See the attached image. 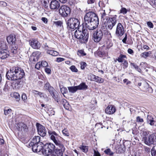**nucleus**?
Returning <instances> with one entry per match:
<instances>
[{"label": "nucleus", "instance_id": "f3484780", "mask_svg": "<svg viewBox=\"0 0 156 156\" xmlns=\"http://www.w3.org/2000/svg\"><path fill=\"white\" fill-rule=\"evenodd\" d=\"M115 107L112 105H108L105 110L106 113L108 114H112L115 112Z\"/></svg>", "mask_w": 156, "mask_h": 156}, {"label": "nucleus", "instance_id": "7ed1b4c3", "mask_svg": "<svg viewBox=\"0 0 156 156\" xmlns=\"http://www.w3.org/2000/svg\"><path fill=\"white\" fill-rule=\"evenodd\" d=\"M48 133L50 136L51 139L58 147L55 151L63 154L65 148L64 145L61 141L58 140V137L59 136L54 131L49 130Z\"/></svg>", "mask_w": 156, "mask_h": 156}, {"label": "nucleus", "instance_id": "c85d7f7f", "mask_svg": "<svg viewBox=\"0 0 156 156\" xmlns=\"http://www.w3.org/2000/svg\"><path fill=\"white\" fill-rule=\"evenodd\" d=\"M48 151H49V150L48 149H45L44 148V146L43 147V150L42 151V153L45 155L48 156L51 154L52 152H50V153H49V152L48 153Z\"/></svg>", "mask_w": 156, "mask_h": 156}, {"label": "nucleus", "instance_id": "69168bd1", "mask_svg": "<svg viewBox=\"0 0 156 156\" xmlns=\"http://www.w3.org/2000/svg\"><path fill=\"white\" fill-rule=\"evenodd\" d=\"M127 40V35L126 34L125 36L123 39L122 40V41L125 44H126V40Z\"/></svg>", "mask_w": 156, "mask_h": 156}, {"label": "nucleus", "instance_id": "c03bdc74", "mask_svg": "<svg viewBox=\"0 0 156 156\" xmlns=\"http://www.w3.org/2000/svg\"><path fill=\"white\" fill-rule=\"evenodd\" d=\"M122 63L123 65V68L124 69H126L127 68L128 66V63L127 61L126 60L124 62H122Z\"/></svg>", "mask_w": 156, "mask_h": 156}, {"label": "nucleus", "instance_id": "cd10ccee", "mask_svg": "<svg viewBox=\"0 0 156 156\" xmlns=\"http://www.w3.org/2000/svg\"><path fill=\"white\" fill-rule=\"evenodd\" d=\"M126 56L125 55H120L117 59V61L119 62H122L126 60Z\"/></svg>", "mask_w": 156, "mask_h": 156}, {"label": "nucleus", "instance_id": "5fc2aeb1", "mask_svg": "<svg viewBox=\"0 0 156 156\" xmlns=\"http://www.w3.org/2000/svg\"><path fill=\"white\" fill-rule=\"evenodd\" d=\"M94 154L93 156H101V154L98 151L95 150H94Z\"/></svg>", "mask_w": 156, "mask_h": 156}, {"label": "nucleus", "instance_id": "423d86ee", "mask_svg": "<svg viewBox=\"0 0 156 156\" xmlns=\"http://www.w3.org/2000/svg\"><path fill=\"white\" fill-rule=\"evenodd\" d=\"M9 56V52L7 49L6 45L4 42L1 43L0 45V58L3 59Z\"/></svg>", "mask_w": 156, "mask_h": 156}, {"label": "nucleus", "instance_id": "0e129e2a", "mask_svg": "<svg viewBox=\"0 0 156 156\" xmlns=\"http://www.w3.org/2000/svg\"><path fill=\"white\" fill-rule=\"evenodd\" d=\"M153 119V117L151 115H148L147 117V122H148V121L151 120Z\"/></svg>", "mask_w": 156, "mask_h": 156}, {"label": "nucleus", "instance_id": "9b49d317", "mask_svg": "<svg viewBox=\"0 0 156 156\" xmlns=\"http://www.w3.org/2000/svg\"><path fill=\"white\" fill-rule=\"evenodd\" d=\"M125 33L124 28L123 25L120 23L117 24L116 26L115 34L118 37H121Z\"/></svg>", "mask_w": 156, "mask_h": 156}, {"label": "nucleus", "instance_id": "39448f33", "mask_svg": "<svg viewBox=\"0 0 156 156\" xmlns=\"http://www.w3.org/2000/svg\"><path fill=\"white\" fill-rule=\"evenodd\" d=\"M6 39L9 44H12L11 46V53L13 55L16 54L18 47L17 45L14 44L16 41L15 35L13 34H11L7 37Z\"/></svg>", "mask_w": 156, "mask_h": 156}, {"label": "nucleus", "instance_id": "f8f14e48", "mask_svg": "<svg viewBox=\"0 0 156 156\" xmlns=\"http://www.w3.org/2000/svg\"><path fill=\"white\" fill-rule=\"evenodd\" d=\"M17 129L21 133H24L28 131L27 126L23 122H19L17 124Z\"/></svg>", "mask_w": 156, "mask_h": 156}, {"label": "nucleus", "instance_id": "680f3d73", "mask_svg": "<svg viewBox=\"0 0 156 156\" xmlns=\"http://www.w3.org/2000/svg\"><path fill=\"white\" fill-rule=\"evenodd\" d=\"M7 3L4 2L3 1H0V6H6Z\"/></svg>", "mask_w": 156, "mask_h": 156}, {"label": "nucleus", "instance_id": "864d4df0", "mask_svg": "<svg viewBox=\"0 0 156 156\" xmlns=\"http://www.w3.org/2000/svg\"><path fill=\"white\" fill-rule=\"evenodd\" d=\"M41 63H42V66L46 67L48 66V63L47 62L45 61H42Z\"/></svg>", "mask_w": 156, "mask_h": 156}, {"label": "nucleus", "instance_id": "a878e982", "mask_svg": "<svg viewBox=\"0 0 156 156\" xmlns=\"http://www.w3.org/2000/svg\"><path fill=\"white\" fill-rule=\"evenodd\" d=\"M47 53L53 56H56L58 55L57 51L52 50H48L47 51Z\"/></svg>", "mask_w": 156, "mask_h": 156}, {"label": "nucleus", "instance_id": "6e6d98bb", "mask_svg": "<svg viewBox=\"0 0 156 156\" xmlns=\"http://www.w3.org/2000/svg\"><path fill=\"white\" fill-rule=\"evenodd\" d=\"M87 65V64L85 62H82L81 63V68L82 69H84L86 66Z\"/></svg>", "mask_w": 156, "mask_h": 156}, {"label": "nucleus", "instance_id": "a211bd4d", "mask_svg": "<svg viewBox=\"0 0 156 156\" xmlns=\"http://www.w3.org/2000/svg\"><path fill=\"white\" fill-rule=\"evenodd\" d=\"M40 138V137L39 136H35L33 138L32 141L29 144V146L31 147L35 144H38V143H41Z\"/></svg>", "mask_w": 156, "mask_h": 156}, {"label": "nucleus", "instance_id": "a19ab883", "mask_svg": "<svg viewBox=\"0 0 156 156\" xmlns=\"http://www.w3.org/2000/svg\"><path fill=\"white\" fill-rule=\"evenodd\" d=\"M130 64L132 66H133L135 69H136L137 71L140 72L141 71L140 69L139 68V67L136 65L134 63H131Z\"/></svg>", "mask_w": 156, "mask_h": 156}, {"label": "nucleus", "instance_id": "13d9d810", "mask_svg": "<svg viewBox=\"0 0 156 156\" xmlns=\"http://www.w3.org/2000/svg\"><path fill=\"white\" fill-rule=\"evenodd\" d=\"M136 121L137 122H143L144 120L143 119L141 118L140 116H138L136 118Z\"/></svg>", "mask_w": 156, "mask_h": 156}, {"label": "nucleus", "instance_id": "e433bc0d", "mask_svg": "<svg viewBox=\"0 0 156 156\" xmlns=\"http://www.w3.org/2000/svg\"><path fill=\"white\" fill-rule=\"evenodd\" d=\"M13 97L15 98L16 101H18L20 99V96L19 94L17 92H14L13 93Z\"/></svg>", "mask_w": 156, "mask_h": 156}, {"label": "nucleus", "instance_id": "a18cd8bd", "mask_svg": "<svg viewBox=\"0 0 156 156\" xmlns=\"http://www.w3.org/2000/svg\"><path fill=\"white\" fill-rule=\"evenodd\" d=\"M70 69L72 72H78L77 69L74 66H72L70 67Z\"/></svg>", "mask_w": 156, "mask_h": 156}, {"label": "nucleus", "instance_id": "4d7b16f0", "mask_svg": "<svg viewBox=\"0 0 156 156\" xmlns=\"http://www.w3.org/2000/svg\"><path fill=\"white\" fill-rule=\"evenodd\" d=\"M147 24L148 27L151 28H153V25L151 22H147Z\"/></svg>", "mask_w": 156, "mask_h": 156}, {"label": "nucleus", "instance_id": "58836bf2", "mask_svg": "<svg viewBox=\"0 0 156 156\" xmlns=\"http://www.w3.org/2000/svg\"><path fill=\"white\" fill-rule=\"evenodd\" d=\"M62 133L65 136H69V133L68 130L66 129H64L62 131Z\"/></svg>", "mask_w": 156, "mask_h": 156}, {"label": "nucleus", "instance_id": "49530a36", "mask_svg": "<svg viewBox=\"0 0 156 156\" xmlns=\"http://www.w3.org/2000/svg\"><path fill=\"white\" fill-rule=\"evenodd\" d=\"M42 63L40 62H39L37 63L35 66V68L37 69H39L42 66Z\"/></svg>", "mask_w": 156, "mask_h": 156}, {"label": "nucleus", "instance_id": "ea45409f", "mask_svg": "<svg viewBox=\"0 0 156 156\" xmlns=\"http://www.w3.org/2000/svg\"><path fill=\"white\" fill-rule=\"evenodd\" d=\"M21 99L24 102H27V97L26 94H22Z\"/></svg>", "mask_w": 156, "mask_h": 156}, {"label": "nucleus", "instance_id": "37998d69", "mask_svg": "<svg viewBox=\"0 0 156 156\" xmlns=\"http://www.w3.org/2000/svg\"><path fill=\"white\" fill-rule=\"evenodd\" d=\"M78 55L80 56H84L86 55V54L84 52V51L82 50H80L78 51Z\"/></svg>", "mask_w": 156, "mask_h": 156}, {"label": "nucleus", "instance_id": "72a5a7b5", "mask_svg": "<svg viewBox=\"0 0 156 156\" xmlns=\"http://www.w3.org/2000/svg\"><path fill=\"white\" fill-rule=\"evenodd\" d=\"M106 14L105 11H104L103 12L101 13V20L104 21L105 19H106V20H108V19L106 16Z\"/></svg>", "mask_w": 156, "mask_h": 156}, {"label": "nucleus", "instance_id": "bf43d9fd", "mask_svg": "<svg viewBox=\"0 0 156 156\" xmlns=\"http://www.w3.org/2000/svg\"><path fill=\"white\" fill-rule=\"evenodd\" d=\"M67 102V101L65 99H62L60 101L61 104L62 105H64V104H65Z\"/></svg>", "mask_w": 156, "mask_h": 156}, {"label": "nucleus", "instance_id": "79ce46f5", "mask_svg": "<svg viewBox=\"0 0 156 156\" xmlns=\"http://www.w3.org/2000/svg\"><path fill=\"white\" fill-rule=\"evenodd\" d=\"M63 154L55 151L52 154V156H62Z\"/></svg>", "mask_w": 156, "mask_h": 156}, {"label": "nucleus", "instance_id": "2eb2a0df", "mask_svg": "<svg viewBox=\"0 0 156 156\" xmlns=\"http://www.w3.org/2000/svg\"><path fill=\"white\" fill-rule=\"evenodd\" d=\"M30 45L34 49H38L41 47V44L39 42L35 39H32L29 41Z\"/></svg>", "mask_w": 156, "mask_h": 156}, {"label": "nucleus", "instance_id": "473e14b6", "mask_svg": "<svg viewBox=\"0 0 156 156\" xmlns=\"http://www.w3.org/2000/svg\"><path fill=\"white\" fill-rule=\"evenodd\" d=\"M32 92L35 94L38 95L41 97H44V94L41 92L34 90H32Z\"/></svg>", "mask_w": 156, "mask_h": 156}, {"label": "nucleus", "instance_id": "ddd939ff", "mask_svg": "<svg viewBox=\"0 0 156 156\" xmlns=\"http://www.w3.org/2000/svg\"><path fill=\"white\" fill-rule=\"evenodd\" d=\"M36 126L38 134L41 136H45L46 131L45 127L38 123H37Z\"/></svg>", "mask_w": 156, "mask_h": 156}, {"label": "nucleus", "instance_id": "b1692460", "mask_svg": "<svg viewBox=\"0 0 156 156\" xmlns=\"http://www.w3.org/2000/svg\"><path fill=\"white\" fill-rule=\"evenodd\" d=\"M144 85L145 89L147 90V91H148L149 93H151L153 92V90L152 88L149 86V85L147 83H144Z\"/></svg>", "mask_w": 156, "mask_h": 156}, {"label": "nucleus", "instance_id": "c9c22d12", "mask_svg": "<svg viewBox=\"0 0 156 156\" xmlns=\"http://www.w3.org/2000/svg\"><path fill=\"white\" fill-rule=\"evenodd\" d=\"M107 24L108 28L110 30H112L113 27L115 25L108 21H107Z\"/></svg>", "mask_w": 156, "mask_h": 156}, {"label": "nucleus", "instance_id": "6e6552de", "mask_svg": "<svg viewBox=\"0 0 156 156\" xmlns=\"http://www.w3.org/2000/svg\"><path fill=\"white\" fill-rule=\"evenodd\" d=\"M68 27L70 29L74 30L78 28L80 25L79 20L75 18H71L67 22Z\"/></svg>", "mask_w": 156, "mask_h": 156}, {"label": "nucleus", "instance_id": "6ab92c4d", "mask_svg": "<svg viewBox=\"0 0 156 156\" xmlns=\"http://www.w3.org/2000/svg\"><path fill=\"white\" fill-rule=\"evenodd\" d=\"M60 5V3L57 1L53 0L51 2L50 7L51 9H58Z\"/></svg>", "mask_w": 156, "mask_h": 156}, {"label": "nucleus", "instance_id": "9d476101", "mask_svg": "<svg viewBox=\"0 0 156 156\" xmlns=\"http://www.w3.org/2000/svg\"><path fill=\"white\" fill-rule=\"evenodd\" d=\"M59 12L63 17H66L70 14L71 10L68 6L66 5L61 6L59 9Z\"/></svg>", "mask_w": 156, "mask_h": 156}, {"label": "nucleus", "instance_id": "dca6fc26", "mask_svg": "<svg viewBox=\"0 0 156 156\" xmlns=\"http://www.w3.org/2000/svg\"><path fill=\"white\" fill-rule=\"evenodd\" d=\"M41 52L39 51H36L32 53L31 55L30 60L33 62H36L40 57Z\"/></svg>", "mask_w": 156, "mask_h": 156}, {"label": "nucleus", "instance_id": "f704fd0d", "mask_svg": "<svg viewBox=\"0 0 156 156\" xmlns=\"http://www.w3.org/2000/svg\"><path fill=\"white\" fill-rule=\"evenodd\" d=\"M80 148L83 152L86 153L88 151V148L87 147L85 146H80Z\"/></svg>", "mask_w": 156, "mask_h": 156}, {"label": "nucleus", "instance_id": "1a4fd4ad", "mask_svg": "<svg viewBox=\"0 0 156 156\" xmlns=\"http://www.w3.org/2000/svg\"><path fill=\"white\" fill-rule=\"evenodd\" d=\"M103 36V33L102 30L98 29L94 32L93 37L94 41L96 42L100 41L102 38Z\"/></svg>", "mask_w": 156, "mask_h": 156}, {"label": "nucleus", "instance_id": "0eeeda50", "mask_svg": "<svg viewBox=\"0 0 156 156\" xmlns=\"http://www.w3.org/2000/svg\"><path fill=\"white\" fill-rule=\"evenodd\" d=\"M143 140L146 144L148 146L156 144V133H154L151 134L148 138L146 136L144 137Z\"/></svg>", "mask_w": 156, "mask_h": 156}, {"label": "nucleus", "instance_id": "7c9ffc66", "mask_svg": "<svg viewBox=\"0 0 156 156\" xmlns=\"http://www.w3.org/2000/svg\"><path fill=\"white\" fill-rule=\"evenodd\" d=\"M150 51L142 53L141 54V56L142 57L144 58H146L147 57L149 56L151 54Z\"/></svg>", "mask_w": 156, "mask_h": 156}, {"label": "nucleus", "instance_id": "f257e3e1", "mask_svg": "<svg viewBox=\"0 0 156 156\" xmlns=\"http://www.w3.org/2000/svg\"><path fill=\"white\" fill-rule=\"evenodd\" d=\"M99 23L98 18L96 14L93 12H89L85 15L83 24L89 30H93L98 27Z\"/></svg>", "mask_w": 156, "mask_h": 156}, {"label": "nucleus", "instance_id": "20e7f679", "mask_svg": "<svg viewBox=\"0 0 156 156\" xmlns=\"http://www.w3.org/2000/svg\"><path fill=\"white\" fill-rule=\"evenodd\" d=\"M74 35L75 37L80 40V42L82 43H84L87 42L89 33L87 29H82V31L79 30V28L75 32Z\"/></svg>", "mask_w": 156, "mask_h": 156}, {"label": "nucleus", "instance_id": "4c0bfd02", "mask_svg": "<svg viewBox=\"0 0 156 156\" xmlns=\"http://www.w3.org/2000/svg\"><path fill=\"white\" fill-rule=\"evenodd\" d=\"M4 111L5 115H6L8 114L11 113L12 112V110L10 108L8 109L7 110L4 109Z\"/></svg>", "mask_w": 156, "mask_h": 156}, {"label": "nucleus", "instance_id": "bb28decb", "mask_svg": "<svg viewBox=\"0 0 156 156\" xmlns=\"http://www.w3.org/2000/svg\"><path fill=\"white\" fill-rule=\"evenodd\" d=\"M68 88L69 91L72 93H75L78 90L77 86L69 87H68Z\"/></svg>", "mask_w": 156, "mask_h": 156}, {"label": "nucleus", "instance_id": "4468645a", "mask_svg": "<svg viewBox=\"0 0 156 156\" xmlns=\"http://www.w3.org/2000/svg\"><path fill=\"white\" fill-rule=\"evenodd\" d=\"M44 145L42 142H41V143H38V144H35L31 147H32L33 151L34 152H39L41 151L42 152Z\"/></svg>", "mask_w": 156, "mask_h": 156}, {"label": "nucleus", "instance_id": "8fccbe9b", "mask_svg": "<svg viewBox=\"0 0 156 156\" xmlns=\"http://www.w3.org/2000/svg\"><path fill=\"white\" fill-rule=\"evenodd\" d=\"M155 122V121L154 120L153 118L147 122V123H149L151 126H153L154 125Z\"/></svg>", "mask_w": 156, "mask_h": 156}, {"label": "nucleus", "instance_id": "5701e85b", "mask_svg": "<svg viewBox=\"0 0 156 156\" xmlns=\"http://www.w3.org/2000/svg\"><path fill=\"white\" fill-rule=\"evenodd\" d=\"M78 90H85L87 89L88 86L85 83H81L79 85L77 86Z\"/></svg>", "mask_w": 156, "mask_h": 156}, {"label": "nucleus", "instance_id": "338daca9", "mask_svg": "<svg viewBox=\"0 0 156 156\" xmlns=\"http://www.w3.org/2000/svg\"><path fill=\"white\" fill-rule=\"evenodd\" d=\"M41 20L44 23H46L47 22L48 20L45 17H42Z\"/></svg>", "mask_w": 156, "mask_h": 156}, {"label": "nucleus", "instance_id": "052dcab7", "mask_svg": "<svg viewBox=\"0 0 156 156\" xmlns=\"http://www.w3.org/2000/svg\"><path fill=\"white\" fill-rule=\"evenodd\" d=\"M65 60V59L63 58H58L56 59V61L58 62H60Z\"/></svg>", "mask_w": 156, "mask_h": 156}, {"label": "nucleus", "instance_id": "c756f323", "mask_svg": "<svg viewBox=\"0 0 156 156\" xmlns=\"http://www.w3.org/2000/svg\"><path fill=\"white\" fill-rule=\"evenodd\" d=\"M104 152L106 154L110 156H113L114 154V153L112 152L110 148H107L104 151Z\"/></svg>", "mask_w": 156, "mask_h": 156}, {"label": "nucleus", "instance_id": "774afa93", "mask_svg": "<svg viewBox=\"0 0 156 156\" xmlns=\"http://www.w3.org/2000/svg\"><path fill=\"white\" fill-rule=\"evenodd\" d=\"M128 53L130 54H132L133 52V50L130 48L128 49Z\"/></svg>", "mask_w": 156, "mask_h": 156}, {"label": "nucleus", "instance_id": "4be33fe9", "mask_svg": "<svg viewBox=\"0 0 156 156\" xmlns=\"http://www.w3.org/2000/svg\"><path fill=\"white\" fill-rule=\"evenodd\" d=\"M92 80L99 83H102L104 82V80L101 78L95 75H92L91 76Z\"/></svg>", "mask_w": 156, "mask_h": 156}, {"label": "nucleus", "instance_id": "393cba45", "mask_svg": "<svg viewBox=\"0 0 156 156\" xmlns=\"http://www.w3.org/2000/svg\"><path fill=\"white\" fill-rule=\"evenodd\" d=\"M107 21L110 22L115 25L117 21V20L116 16H114L109 17Z\"/></svg>", "mask_w": 156, "mask_h": 156}, {"label": "nucleus", "instance_id": "aec40b11", "mask_svg": "<svg viewBox=\"0 0 156 156\" xmlns=\"http://www.w3.org/2000/svg\"><path fill=\"white\" fill-rule=\"evenodd\" d=\"M44 146L45 149H48L49 150V151H48V152H49V153L50 152H53L55 148V145L51 143L45 144Z\"/></svg>", "mask_w": 156, "mask_h": 156}, {"label": "nucleus", "instance_id": "f03ea898", "mask_svg": "<svg viewBox=\"0 0 156 156\" xmlns=\"http://www.w3.org/2000/svg\"><path fill=\"white\" fill-rule=\"evenodd\" d=\"M25 76L24 70L20 67H13L6 73V76L9 80H15L21 79Z\"/></svg>", "mask_w": 156, "mask_h": 156}, {"label": "nucleus", "instance_id": "603ef678", "mask_svg": "<svg viewBox=\"0 0 156 156\" xmlns=\"http://www.w3.org/2000/svg\"><path fill=\"white\" fill-rule=\"evenodd\" d=\"M54 23L55 25L59 26H61L62 24V23L61 21L54 22Z\"/></svg>", "mask_w": 156, "mask_h": 156}, {"label": "nucleus", "instance_id": "2f4dec72", "mask_svg": "<svg viewBox=\"0 0 156 156\" xmlns=\"http://www.w3.org/2000/svg\"><path fill=\"white\" fill-rule=\"evenodd\" d=\"M151 151L152 156H156V145L152 148Z\"/></svg>", "mask_w": 156, "mask_h": 156}, {"label": "nucleus", "instance_id": "e2e57ef3", "mask_svg": "<svg viewBox=\"0 0 156 156\" xmlns=\"http://www.w3.org/2000/svg\"><path fill=\"white\" fill-rule=\"evenodd\" d=\"M45 72L48 74H50L51 72V69L48 68H46L45 69Z\"/></svg>", "mask_w": 156, "mask_h": 156}, {"label": "nucleus", "instance_id": "412c9836", "mask_svg": "<svg viewBox=\"0 0 156 156\" xmlns=\"http://www.w3.org/2000/svg\"><path fill=\"white\" fill-rule=\"evenodd\" d=\"M48 90L53 98L54 99L56 98V94H57V92L52 87H50Z\"/></svg>", "mask_w": 156, "mask_h": 156}, {"label": "nucleus", "instance_id": "09e8293b", "mask_svg": "<svg viewBox=\"0 0 156 156\" xmlns=\"http://www.w3.org/2000/svg\"><path fill=\"white\" fill-rule=\"evenodd\" d=\"M51 87L48 83H47L45 84L44 88L45 90H48L49 89V87L50 88V87Z\"/></svg>", "mask_w": 156, "mask_h": 156}, {"label": "nucleus", "instance_id": "de8ad7c7", "mask_svg": "<svg viewBox=\"0 0 156 156\" xmlns=\"http://www.w3.org/2000/svg\"><path fill=\"white\" fill-rule=\"evenodd\" d=\"M64 108L67 110H69V109L70 108V105H69V103L67 102L65 104H64L63 105Z\"/></svg>", "mask_w": 156, "mask_h": 156}, {"label": "nucleus", "instance_id": "3c124183", "mask_svg": "<svg viewBox=\"0 0 156 156\" xmlns=\"http://www.w3.org/2000/svg\"><path fill=\"white\" fill-rule=\"evenodd\" d=\"M127 12V10L125 8H122L120 10V13L123 14H126Z\"/></svg>", "mask_w": 156, "mask_h": 156}]
</instances>
